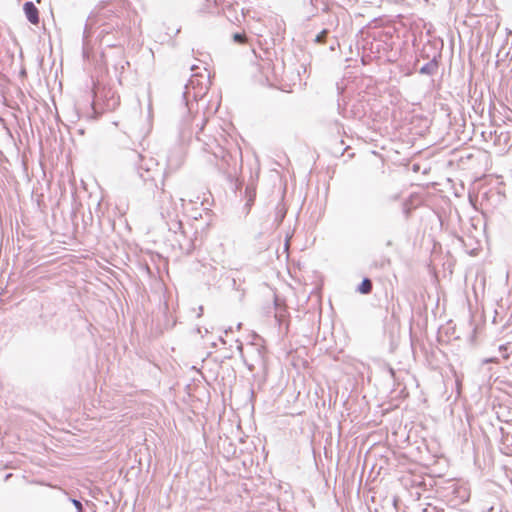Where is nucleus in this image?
Masks as SVG:
<instances>
[{"instance_id": "f257e3e1", "label": "nucleus", "mask_w": 512, "mask_h": 512, "mask_svg": "<svg viewBox=\"0 0 512 512\" xmlns=\"http://www.w3.org/2000/svg\"><path fill=\"white\" fill-rule=\"evenodd\" d=\"M205 120H202L200 131L196 133V141L200 144L207 162L215 165L219 172L231 177L236 173V160L219 142L217 138L204 131Z\"/></svg>"}, {"instance_id": "f03ea898", "label": "nucleus", "mask_w": 512, "mask_h": 512, "mask_svg": "<svg viewBox=\"0 0 512 512\" xmlns=\"http://www.w3.org/2000/svg\"><path fill=\"white\" fill-rule=\"evenodd\" d=\"M161 190L159 206L160 215L165 221L169 232H172L175 235L174 240L179 244L180 248L183 249L182 239H185L186 236L183 231L180 214L184 208V199L180 198L178 203L170 193L166 192L163 188Z\"/></svg>"}, {"instance_id": "7ed1b4c3", "label": "nucleus", "mask_w": 512, "mask_h": 512, "mask_svg": "<svg viewBox=\"0 0 512 512\" xmlns=\"http://www.w3.org/2000/svg\"><path fill=\"white\" fill-rule=\"evenodd\" d=\"M129 158L133 161L138 178L149 192L158 188V180L163 184L164 173L158 161L153 157H147L136 151H131Z\"/></svg>"}, {"instance_id": "20e7f679", "label": "nucleus", "mask_w": 512, "mask_h": 512, "mask_svg": "<svg viewBox=\"0 0 512 512\" xmlns=\"http://www.w3.org/2000/svg\"><path fill=\"white\" fill-rule=\"evenodd\" d=\"M119 105V96L110 88L96 87L94 89V98L92 106L95 112L100 109L101 111H112Z\"/></svg>"}, {"instance_id": "39448f33", "label": "nucleus", "mask_w": 512, "mask_h": 512, "mask_svg": "<svg viewBox=\"0 0 512 512\" xmlns=\"http://www.w3.org/2000/svg\"><path fill=\"white\" fill-rule=\"evenodd\" d=\"M325 27L315 36L314 42L316 44H325L327 43L328 35L331 32H335L339 27V18L336 15H331L324 23Z\"/></svg>"}, {"instance_id": "423d86ee", "label": "nucleus", "mask_w": 512, "mask_h": 512, "mask_svg": "<svg viewBox=\"0 0 512 512\" xmlns=\"http://www.w3.org/2000/svg\"><path fill=\"white\" fill-rule=\"evenodd\" d=\"M197 84L198 80L192 78L185 85L183 99L185 100V105L188 107L189 110H191V108L189 107L190 99L192 98L193 100L197 101L198 98H201L204 95V88L200 87L199 89H196Z\"/></svg>"}, {"instance_id": "0eeeda50", "label": "nucleus", "mask_w": 512, "mask_h": 512, "mask_svg": "<svg viewBox=\"0 0 512 512\" xmlns=\"http://www.w3.org/2000/svg\"><path fill=\"white\" fill-rule=\"evenodd\" d=\"M339 113L344 118H353V119H361L365 115L364 106L361 102H357L352 104L351 106L341 107L338 104Z\"/></svg>"}, {"instance_id": "6e6552de", "label": "nucleus", "mask_w": 512, "mask_h": 512, "mask_svg": "<svg viewBox=\"0 0 512 512\" xmlns=\"http://www.w3.org/2000/svg\"><path fill=\"white\" fill-rule=\"evenodd\" d=\"M104 17L102 15L98 16L96 22H101L99 26V34L98 36H101L102 39L105 38V36L109 33H111L114 29H120L123 27V24H120V20L117 16H113L110 22H104Z\"/></svg>"}, {"instance_id": "1a4fd4ad", "label": "nucleus", "mask_w": 512, "mask_h": 512, "mask_svg": "<svg viewBox=\"0 0 512 512\" xmlns=\"http://www.w3.org/2000/svg\"><path fill=\"white\" fill-rule=\"evenodd\" d=\"M23 11L27 20L32 25L39 24V10L32 1H27L23 5Z\"/></svg>"}, {"instance_id": "9d476101", "label": "nucleus", "mask_w": 512, "mask_h": 512, "mask_svg": "<svg viewBox=\"0 0 512 512\" xmlns=\"http://www.w3.org/2000/svg\"><path fill=\"white\" fill-rule=\"evenodd\" d=\"M438 68H439V63H438L436 57H433V59H431L430 61L425 63L420 68L419 73L432 76L437 73Z\"/></svg>"}, {"instance_id": "9b49d317", "label": "nucleus", "mask_w": 512, "mask_h": 512, "mask_svg": "<svg viewBox=\"0 0 512 512\" xmlns=\"http://www.w3.org/2000/svg\"><path fill=\"white\" fill-rule=\"evenodd\" d=\"M287 213L286 206L283 201H279L275 207L274 223L278 227L284 220Z\"/></svg>"}, {"instance_id": "f8f14e48", "label": "nucleus", "mask_w": 512, "mask_h": 512, "mask_svg": "<svg viewBox=\"0 0 512 512\" xmlns=\"http://www.w3.org/2000/svg\"><path fill=\"white\" fill-rule=\"evenodd\" d=\"M499 353L501 357L510 364L512 361V344L499 346Z\"/></svg>"}, {"instance_id": "ddd939ff", "label": "nucleus", "mask_w": 512, "mask_h": 512, "mask_svg": "<svg viewBox=\"0 0 512 512\" xmlns=\"http://www.w3.org/2000/svg\"><path fill=\"white\" fill-rule=\"evenodd\" d=\"M372 281L369 278H364L359 284L357 291L361 294H369L372 291Z\"/></svg>"}, {"instance_id": "4468645a", "label": "nucleus", "mask_w": 512, "mask_h": 512, "mask_svg": "<svg viewBox=\"0 0 512 512\" xmlns=\"http://www.w3.org/2000/svg\"><path fill=\"white\" fill-rule=\"evenodd\" d=\"M126 66H129V62L125 60H120L115 64V70L119 73L118 80L120 84L122 82V74L124 73Z\"/></svg>"}, {"instance_id": "2eb2a0df", "label": "nucleus", "mask_w": 512, "mask_h": 512, "mask_svg": "<svg viewBox=\"0 0 512 512\" xmlns=\"http://www.w3.org/2000/svg\"><path fill=\"white\" fill-rule=\"evenodd\" d=\"M509 56V66L511 68V71H512V51H508V52H505L503 53L502 50H499L498 53H497V64H499L501 61H504V59L506 57Z\"/></svg>"}, {"instance_id": "dca6fc26", "label": "nucleus", "mask_w": 512, "mask_h": 512, "mask_svg": "<svg viewBox=\"0 0 512 512\" xmlns=\"http://www.w3.org/2000/svg\"><path fill=\"white\" fill-rule=\"evenodd\" d=\"M275 305H276V309H277V312L275 314V319L279 323V325H281L283 318H284L285 308H280L277 300L275 301Z\"/></svg>"}, {"instance_id": "f3484780", "label": "nucleus", "mask_w": 512, "mask_h": 512, "mask_svg": "<svg viewBox=\"0 0 512 512\" xmlns=\"http://www.w3.org/2000/svg\"><path fill=\"white\" fill-rule=\"evenodd\" d=\"M245 39H246V35L244 33H234L233 34V40L236 43L242 44V43H244Z\"/></svg>"}, {"instance_id": "a211bd4d", "label": "nucleus", "mask_w": 512, "mask_h": 512, "mask_svg": "<svg viewBox=\"0 0 512 512\" xmlns=\"http://www.w3.org/2000/svg\"><path fill=\"white\" fill-rule=\"evenodd\" d=\"M340 46L337 36L332 37V41L330 43L329 49L330 51H335Z\"/></svg>"}, {"instance_id": "6ab92c4d", "label": "nucleus", "mask_w": 512, "mask_h": 512, "mask_svg": "<svg viewBox=\"0 0 512 512\" xmlns=\"http://www.w3.org/2000/svg\"><path fill=\"white\" fill-rule=\"evenodd\" d=\"M72 504L75 506L77 512H84L82 503L77 499H71Z\"/></svg>"}, {"instance_id": "aec40b11", "label": "nucleus", "mask_w": 512, "mask_h": 512, "mask_svg": "<svg viewBox=\"0 0 512 512\" xmlns=\"http://www.w3.org/2000/svg\"><path fill=\"white\" fill-rule=\"evenodd\" d=\"M423 512H443V510L429 504L423 509Z\"/></svg>"}, {"instance_id": "412c9836", "label": "nucleus", "mask_w": 512, "mask_h": 512, "mask_svg": "<svg viewBox=\"0 0 512 512\" xmlns=\"http://www.w3.org/2000/svg\"><path fill=\"white\" fill-rule=\"evenodd\" d=\"M246 193H247V194H248V196H249V199H248V204H249L250 202H252V201H253V199H254V197H255V191H254V190H252V189H250L249 187H247V188H246Z\"/></svg>"}, {"instance_id": "4be33fe9", "label": "nucleus", "mask_w": 512, "mask_h": 512, "mask_svg": "<svg viewBox=\"0 0 512 512\" xmlns=\"http://www.w3.org/2000/svg\"><path fill=\"white\" fill-rule=\"evenodd\" d=\"M92 25H93V20H92V18H89L88 23L86 24V27H85V33H88V31L92 29Z\"/></svg>"}, {"instance_id": "5701e85b", "label": "nucleus", "mask_w": 512, "mask_h": 512, "mask_svg": "<svg viewBox=\"0 0 512 512\" xmlns=\"http://www.w3.org/2000/svg\"><path fill=\"white\" fill-rule=\"evenodd\" d=\"M265 66H266L267 68H269V66H270L269 62H264V63L261 65V69H264V68H265Z\"/></svg>"}, {"instance_id": "b1692460", "label": "nucleus", "mask_w": 512, "mask_h": 512, "mask_svg": "<svg viewBox=\"0 0 512 512\" xmlns=\"http://www.w3.org/2000/svg\"><path fill=\"white\" fill-rule=\"evenodd\" d=\"M496 358H489V359H485L484 360V363H490V362H494Z\"/></svg>"}, {"instance_id": "393cba45", "label": "nucleus", "mask_w": 512, "mask_h": 512, "mask_svg": "<svg viewBox=\"0 0 512 512\" xmlns=\"http://www.w3.org/2000/svg\"><path fill=\"white\" fill-rule=\"evenodd\" d=\"M194 219H198V216L201 217V214L193 213L191 215Z\"/></svg>"}, {"instance_id": "a878e982", "label": "nucleus", "mask_w": 512, "mask_h": 512, "mask_svg": "<svg viewBox=\"0 0 512 512\" xmlns=\"http://www.w3.org/2000/svg\"><path fill=\"white\" fill-rule=\"evenodd\" d=\"M510 365H511V368H510V372H509V373H510V375L512 376V360H511Z\"/></svg>"}, {"instance_id": "bb28decb", "label": "nucleus", "mask_w": 512, "mask_h": 512, "mask_svg": "<svg viewBox=\"0 0 512 512\" xmlns=\"http://www.w3.org/2000/svg\"><path fill=\"white\" fill-rule=\"evenodd\" d=\"M11 476H12V474H10V473H9V474H7V475H6L5 479L7 480V479H8V478H10Z\"/></svg>"}, {"instance_id": "cd10ccee", "label": "nucleus", "mask_w": 512, "mask_h": 512, "mask_svg": "<svg viewBox=\"0 0 512 512\" xmlns=\"http://www.w3.org/2000/svg\"><path fill=\"white\" fill-rule=\"evenodd\" d=\"M238 349H239L240 351L242 350V344H240V345L238 346Z\"/></svg>"}]
</instances>
